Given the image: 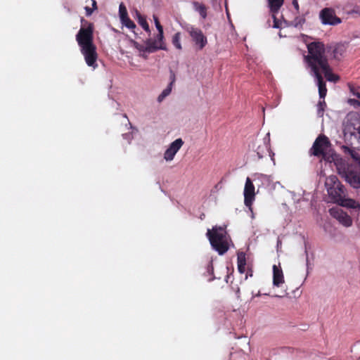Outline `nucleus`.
<instances>
[{"mask_svg":"<svg viewBox=\"0 0 360 360\" xmlns=\"http://www.w3.org/2000/svg\"><path fill=\"white\" fill-rule=\"evenodd\" d=\"M308 54L304 56V62L311 73H314V67L319 74H323L329 82H336L340 77L333 72L328 58L326 55V47L321 41H312L307 45Z\"/></svg>","mask_w":360,"mask_h":360,"instance_id":"1","label":"nucleus"},{"mask_svg":"<svg viewBox=\"0 0 360 360\" xmlns=\"http://www.w3.org/2000/svg\"><path fill=\"white\" fill-rule=\"evenodd\" d=\"M83 26L76 34V40L84 56L86 64L95 68L97 67L98 54L96 47L94 44V24L82 19Z\"/></svg>","mask_w":360,"mask_h":360,"instance_id":"2","label":"nucleus"},{"mask_svg":"<svg viewBox=\"0 0 360 360\" xmlns=\"http://www.w3.org/2000/svg\"><path fill=\"white\" fill-rule=\"evenodd\" d=\"M328 193L331 200L342 207L348 208H357L360 205L356 200L347 198L345 186L335 175H330L326 178L325 182Z\"/></svg>","mask_w":360,"mask_h":360,"instance_id":"3","label":"nucleus"},{"mask_svg":"<svg viewBox=\"0 0 360 360\" xmlns=\"http://www.w3.org/2000/svg\"><path fill=\"white\" fill-rule=\"evenodd\" d=\"M338 173L354 188H360V164L341 162L337 165Z\"/></svg>","mask_w":360,"mask_h":360,"instance_id":"4","label":"nucleus"},{"mask_svg":"<svg viewBox=\"0 0 360 360\" xmlns=\"http://www.w3.org/2000/svg\"><path fill=\"white\" fill-rule=\"evenodd\" d=\"M226 231L222 227H213L212 230L208 229L207 236L209 238L212 248L219 255H224L229 250V245L226 240Z\"/></svg>","mask_w":360,"mask_h":360,"instance_id":"5","label":"nucleus"},{"mask_svg":"<svg viewBox=\"0 0 360 360\" xmlns=\"http://www.w3.org/2000/svg\"><path fill=\"white\" fill-rule=\"evenodd\" d=\"M330 146V143L327 136L319 135L313 143L310 149V154L318 158H321L325 160H329L327 150Z\"/></svg>","mask_w":360,"mask_h":360,"instance_id":"6","label":"nucleus"},{"mask_svg":"<svg viewBox=\"0 0 360 360\" xmlns=\"http://www.w3.org/2000/svg\"><path fill=\"white\" fill-rule=\"evenodd\" d=\"M186 31L195 42L198 50H202L207 45V37L203 34L200 29L191 26L186 28Z\"/></svg>","mask_w":360,"mask_h":360,"instance_id":"7","label":"nucleus"},{"mask_svg":"<svg viewBox=\"0 0 360 360\" xmlns=\"http://www.w3.org/2000/svg\"><path fill=\"white\" fill-rule=\"evenodd\" d=\"M321 21L325 25H335L341 22L340 18L336 16L335 11L331 8H325L320 13Z\"/></svg>","mask_w":360,"mask_h":360,"instance_id":"8","label":"nucleus"},{"mask_svg":"<svg viewBox=\"0 0 360 360\" xmlns=\"http://www.w3.org/2000/svg\"><path fill=\"white\" fill-rule=\"evenodd\" d=\"M146 46L144 50L148 53H153L157 51L158 50H166V46L164 43V35L162 34V37L161 39L158 34L156 36V39H147L145 42Z\"/></svg>","mask_w":360,"mask_h":360,"instance_id":"9","label":"nucleus"},{"mask_svg":"<svg viewBox=\"0 0 360 360\" xmlns=\"http://www.w3.org/2000/svg\"><path fill=\"white\" fill-rule=\"evenodd\" d=\"M255 198V186L251 179L248 177L244 188V203L245 206L251 209Z\"/></svg>","mask_w":360,"mask_h":360,"instance_id":"10","label":"nucleus"},{"mask_svg":"<svg viewBox=\"0 0 360 360\" xmlns=\"http://www.w3.org/2000/svg\"><path fill=\"white\" fill-rule=\"evenodd\" d=\"M184 144V141L181 139H177L173 141L166 150L164 154V158L167 161H171L174 159L176 153L181 148Z\"/></svg>","mask_w":360,"mask_h":360,"instance_id":"11","label":"nucleus"},{"mask_svg":"<svg viewBox=\"0 0 360 360\" xmlns=\"http://www.w3.org/2000/svg\"><path fill=\"white\" fill-rule=\"evenodd\" d=\"M331 215H333L338 221L345 226H350L352 224V219L346 212L341 210H330Z\"/></svg>","mask_w":360,"mask_h":360,"instance_id":"12","label":"nucleus"},{"mask_svg":"<svg viewBox=\"0 0 360 360\" xmlns=\"http://www.w3.org/2000/svg\"><path fill=\"white\" fill-rule=\"evenodd\" d=\"M314 73H311L316 80L319 88V94L321 99H325L327 94V88L326 82L321 74H319L315 67H314Z\"/></svg>","mask_w":360,"mask_h":360,"instance_id":"13","label":"nucleus"},{"mask_svg":"<svg viewBox=\"0 0 360 360\" xmlns=\"http://www.w3.org/2000/svg\"><path fill=\"white\" fill-rule=\"evenodd\" d=\"M283 283L284 276L283 271L280 266L274 264L273 266V284L276 287H279Z\"/></svg>","mask_w":360,"mask_h":360,"instance_id":"14","label":"nucleus"},{"mask_svg":"<svg viewBox=\"0 0 360 360\" xmlns=\"http://www.w3.org/2000/svg\"><path fill=\"white\" fill-rule=\"evenodd\" d=\"M343 150L345 153L349 154L353 159L354 163H352V165H360V155L359 153L347 146H343Z\"/></svg>","mask_w":360,"mask_h":360,"instance_id":"15","label":"nucleus"},{"mask_svg":"<svg viewBox=\"0 0 360 360\" xmlns=\"http://www.w3.org/2000/svg\"><path fill=\"white\" fill-rule=\"evenodd\" d=\"M192 4L195 11L199 13L202 18L205 19L207 18V7L198 1H193Z\"/></svg>","mask_w":360,"mask_h":360,"instance_id":"16","label":"nucleus"},{"mask_svg":"<svg viewBox=\"0 0 360 360\" xmlns=\"http://www.w3.org/2000/svg\"><path fill=\"white\" fill-rule=\"evenodd\" d=\"M270 11L273 13H276L283 4L284 0H268Z\"/></svg>","mask_w":360,"mask_h":360,"instance_id":"17","label":"nucleus"},{"mask_svg":"<svg viewBox=\"0 0 360 360\" xmlns=\"http://www.w3.org/2000/svg\"><path fill=\"white\" fill-rule=\"evenodd\" d=\"M345 51L344 45L337 44L333 49V56L335 59L340 60Z\"/></svg>","mask_w":360,"mask_h":360,"instance_id":"18","label":"nucleus"},{"mask_svg":"<svg viewBox=\"0 0 360 360\" xmlns=\"http://www.w3.org/2000/svg\"><path fill=\"white\" fill-rule=\"evenodd\" d=\"M136 15L138 18L139 24L143 27V29L147 32H150V30L149 27V25L147 22V20L144 16H143L140 13L136 12Z\"/></svg>","mask_w":360,"mask_h":360,"instance_id":"19","label":"nucleus"},{"mask_svg":"<svg viewBox=\"0 0 360 360\" xmlns=\"http://www.w3.org/2000/svg\"><path fill=\"white\" fill-rule=\"evenodd\" d=\"M122 24L131 30L134 33H136L134 30L136 27L135 23L128 17L120 20Z\"/></svg>","mask_w":360,"mask_h":360,"instance_id":"20","label":"nucleus"},{"mask_svg":"<svg viewBox=\"0 0 360 360\" xmlns=\"http://www.w3.org/2000/svg\"><path fill=\"white\" fill-rule=\"evenodd\" d=\"M172 42L176 49H177L178 50L182 49L180 32H176L174 34V36L172 37Z\"/></svg>","mask_w":360,"mask_h":360,"instance_id":"21","label":"nucleus"},{"mask_svg":"<svg viewBox=\"0 0 360 360\" xmlns=\"http://www.w3.org/2000/svg\"><path fill=\"white\" fill-rule=\"evenodd\" d=\"M172 86L168 85L158 97V101L161 103L172 92Z\"/></svg>","mask_w":360,"mask_h":360,"instance_id":"22","label":"nucleus"},{"mask_svg":"<svg viewBox=\"0 0 360 360\" xmlns=\"http://www.w3.org/2000/svg\"><path fill=\"white\" fill-rule=\"evenodd\" d=\"M153 20L155 22V27L158 31L159 37L161 39V37H162V34L164 35L163 27L161 25L158 16H156L155 15H153Z\"/></svg>","mask_w":360,"mask_h":360,"instance_id":"23","label":"nucleus"},{"mask_svg":"<svg viewBox=\"0 0 360 360\" xmlns=\"http://www.w3.org/2000/svg\"><path fill=\"white\" fill-rule=\"evenodd\" d=\"M326 107V103L324 99H322V101H319L317 105V112L319 115L323 116Z\"/></svg>","mask_w":360,"mask_h":360,"instance_id":"24","label":"nucleus"},{"mask_svg":"<svg viewBox=\"0 0 360 360\" xmlns=\"http://www.w3.org/2000/svg\"><path fill=\"white\" fill-rule=\"evenodd\" d=\"M119 15L120 20L128 17V13L126 6L123 3H121L119 6Z\"/></svg>","mask_w":360,"mask_h":360,"instance_id":"25","label":"nucleus"},{"mask_svg":"<svg viewBox=\"0 0 360 360\" xmlns=\"http://www.w3.org/2000/svg\"><path fill=\"white\" fill-rule=\"evenodd\" d=\"M237 263H238V264L246 266V257H245V254L243 252H238Z\"/></svg>","mask_w":360,"mask_h":360,"instance_id":"26","label":"nucleus"},{"mask_svg":"<svg viewBox=\"0 0 360 360\" xmlns=\"http://www.w3.org/2000/svg\"><path fill=\"white\" fill-rule=\"evenodd\" d=\"M347 129L349 131L352 135H354L356 137L358 135V141L360 143V122H358V126L354 127V131H350V126H347Z\"/></svg>","mask_w":360,"mask_h":360,"instance_id":"27","label":"nucleus"},{"mask_svg":"<svg viewBox=\"0 0 360 360\" xmlns=\"http://www.w3.org/2000/svg\"><path fill=\"white\" fill-rule=\"evenodd\" d=\"M265 150H268V147L265 144H264L262 146H259L257 147V153L259 158H263Z\"/></svg>","mask_w":360,"mask_h":360,"instance_id":"28","label":"nucleus"},{"mask_svg":"<svg viewBox=\"0 0 360 360\" xmlns=\"http://www.w3.org/2000/svg\"><path fill=\"white\" fill-rule=\"evenodd\" d=\"M349 89L353 95L356 96L358 98H359V97H360V87L359 86H349Z\"/></svg>","mask_w":360,"mask_h":360,"instance_id":"29","label":"nucleus"},{"mask_svg":"<svg viewBox=\"0 0 360 360\" xmlns=\"http://www.w3.org/2000/svg\"><path fill=\"white\" fill-rule=\"evenodd\" d=\"M170 80L171 81L168 85H171V86H173V84L176 80V77H175V74L172 71H171V72H170Z\"/></svg>","mask_w":360,"mask_h":360,"instance_id":"30","label":"nucleus"},{"mask_svg":"<svg viewBox=\"0 0 360 360\" xmlns=\"http://www.w3.org/2000/svg\"><path fill=\"white\" fill-rule=\"evenodd\" d=\"M207 272L210 274H213L214 267H213L212 262V261L208 263L207 266Z\"/></svg>","mask_w":360,"mask_h":360,"instance_id":"31","label":"nucleus"},{"mask_svg":"<svg viewBox=\"0 0 360 360\" xmlns=\"http://www.w3.org/2000/svg\"><path fill=\"white\" fill-rule=\"evenodd\" d=\"M238 270L240 274L245 271V265L238 264Z\"/></svg>","mask_w":360,"mask_h":360,"instance_id":"32","label":"nucleus"},{"mask_svg":"<svg viewBox=\"0 0 360 360\" xmlns=\"http://www.w3.org/2000/svg\"><path fill=\"white\" fill-rule=\"evenodd\" d=\"M85 11H86V15L87 16H90L92 14V13L94 11V9L88 7V6H86L85 7Z\"/></svg>","mask_w":360,"mask_h":360,"instance_id":"33","label":"nucleus"},{"mask_svg":"<svg viewBox=\"0 0 360 360\" xmlns=\"http://www.w3.org/2000/svg\"><path fill=\"white\" fill-rule=\"evenodd\" d=\"M135 46H136L139 50L142 51H145V52H146V51L144 50V48H145V46H146V44H145V45H140V44H139L138 43H136V44H135Z\"/></svg>","mask_w":360,"mask_h":360,"instance_id":"34","label":"nucleus"},{"mask_svg":"<svg viewBox=\"0 0 360 360\" xmlns=\"http://www.w3.org/2000/svg\"><path fill=\"white\" fill-rule=\"evenodd\" d=\"M273 17L274 18V27H275V28L279 27L278 22V21H277V20H276V17L274 15V13H273Z\"/></svg>","mask_w":360,"mask_h":360,"instance_id":"35","label":"nucleus"},{"mask_svg":"<svg viewBox=\"0 0 360 360\" xmlns=\"http://www.w3.org/2000/svg\"><path fill=\"white\" fill-rule=\"evenodd\" d=\"M292 4H293V6H294L295 8L297 11H298V10H299V4H298L297 1V0H293V1H292Z\"/></svg>","mask_w":360,"mask_h":360,"instance_id":"36","label":"nucleus"},{"mask_svg":"<svg viewBox=\"0 0 360 360\" xmlns=\"http://www.w3.org/2000/svg\"><path fill=\"white\" fill-rule=\"evenodd\" d=\"M92 1V6H93V9L94 10H96L97 9V4H96V1L95 0H91Z\"/></svg>","mask_w":360,"mask_h":360,"instance_id":"37","label":"nucleus"},{"mask_svg":"<svg viewBox=\"0 0 360 360\" xmlns=\"http://www.w3.org/2000/svg\"><path fill=\"white\" fill-rule=\"evenodd\" d=\"M236 293H237V295H238V297H239V296H240V295H239V294H240V288H239L238 287L237 288Z\"/></svg>","mask_w":360,"mask_h":360,"instance_id":"38","label":"nucleus"},{"mask_svg":"<svg viewBox=\"0 0 360 360\" xmlns=\"http://www.w3.org/2000/svg\"><path fill=\"white\" fill-rule=\"evenodd\" d=\"M219 184H217L214 186V188H215L216 189H218V188H219Z\"/></svg>","mask_w":360,"mask_h":360,"instance_id":"39","label":"nucleus"},{"mask_svg":"<svg viewBox=\"0 0 360 360\" xmlns=\"http://www.w3.org/2000/svg\"><path fill=\"white\" fill-rule=\"evenodd\" d=\"M359 99H360V97H359Z\"/></svg>","mask_w":360,"mask_h":360,"instance_id":"40","label":"nucleus"}]
</instances>
